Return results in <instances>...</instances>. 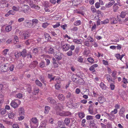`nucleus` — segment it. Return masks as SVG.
<instances>
[{"label":"nucleus","instance_id":"nucleus-1","mask_svg":"<svg viewBox=\"0 0 128 128\" xmlns=\"http://www.w3.org/2000/svg\"><path fill=\"white\" fill-rule=\"evenodd\" d=\"M20 103L21 102L20 100H15L11 102L10 105L12 107L15 108L18 107Z\"/></svg>","mask_w":128,"mask_h":128},{"label":"nucleus","instance_id":"nucleus-2","mask_svg":"<svg viewBox=\"0 0 128 128\" xmlns=\"http://www.w3.org/2000/svg\"><path fill=\"white\" fill-rule=\"evenodd\" d=\"M60 45L62 49L64 51H68L70 48V46L69 44L64 42H61Z\"/></svg>","mask_w":128,"mask_h":128},{"label":"nucleus","instance_id":"nucleus-3","mask_svg":"<svg viewBox=\"0 0 128 128\" xmlns=\"http://www.w3.org/2000/svg\"><path fill=\"white\" fill-rule=\"evenodd\" d=\"M9 64L8 63H6L4 66H0V70L2 72H6L9 70L8 68Z\"/></svg>","mask_w":128,"mask_h":128},{"label":"nucleus","instance_id":"nucleus-4","mask_svg":"<svg viewBox=\"0 0 128 128\" xmlns=\"http://www.w3.org/2000/svg\"><path fill=\"white\" fill-rule=\"evenodd\" d=\"M54 55L56 59L60 60L62 59L63 54L59 51L55 52Z\"/></svg>","mask_w":128,"mask_h":128},{"label":"nucleus","instance_id":"nucleus-5","mask_svg":"<svg viewBox=\"0 0 128 128\" xmlns=\"http://www.w3.org/2000/svg\"><path fill=\"white\" fill-rule=\"evenodd\" d=\"M24 88L29 93L31 92L32 91V88L30 85L29 84H26L24 87Z\"/></svg>","mask_w":128,"mask_h":128},{"label":"nucleus","instance_id":"nucleus-6","mask_svg":"<svg viewBox=\"0 0 128 128\" xmlns=\"http://www.w3.org/2000/svg\"><path fill=\"white\" fill-rule=\"evenodd\" d=\"M38 64V62L36 61H34L32 62L29 65V67L32 68H35Z\"/></svg>","mask_w":128,"mask_h":128},{"label":"nucleus","instance_id":"nucleus-7","mask_svg":"<svg viewBox=\"0 0 128 128\" xmlns=\"http://www.w3.org/2000/svg\"><path fill=\"white\" fill-rule=\"evenodd\" d=\"M106 79L108 80V82L110 83L112 82H114V81L112 79V78L109 74H106L105 75Z\"/></svg>","mask_w":128,"mask_h":128},{"label":"nucleus","instance_id":"nucleus-8","mask_svg":"<svg viewBox=\"0 0 128 128\" xmlns=\"http://www.w3.org/2000/svg\"><path fill=\"white\" fill-rule=\"evenodd\" d=\"M46 121L42 122L38 128H46Z\"/></svg>","mask_w":128,"mask_h":128},{"label":"nucleus","instance_id":"nucleus-9","mask_svg":"<svg viewBox=\"0 0 128 128\" xmlns=\"http://www.w3.org/2000/svg\"><path fill=\"white\" fill-rule=\"evenodd\" d=\"M30 36V34L28 32H24L22 34V36L24 38V39L28 38Z\"/></svg>","mask_w":128,"mask_h":128},{"label":"nucleus","instance_id":"nucleus-10","mask_svg":"<svg viewBox=\"0 0 128 128\" xmlns=\"http://www.w3.org/2000/svg\"><path fill=\"white\" fill-rule=\"evenodd\" d=\"M110 20L111 22V24H116L118 22L116 19L114 17L110 18Z\"/></svg>","mask_w":128,"mask_h":128},{"label":"nucleus","instance_id":"nucleus-11","mask_svg":"<svg viewBox=\"0 0 128 128\" xmlns=\"http://www.w3.org/2000/svg\"><path fill=\"white\" fill-rule=\"evenodd\" d=\"M114 3L115 2L114 0L111 1L108 4H106V8H109L112 6Z\"/></svg>","mask_w":128,"mask_h":128},{"label":"nucleus","instance_id":"nucleus-12","mask_svg":"<svg viewBox=\"0 0 128 128\" xmlns=\"http://www.w3.org/2000/svg\"><path fill=\"white\" fill-rule=\"evenodd\" d=\"M84 82V81L82 78L79 77L78 79V80H77V82L76 83L80 84H82Z\"/></svg>","mask_w":128,"mask_h":128},{"label":"nucleus","instance_id":"nucleus-13","mask_svg":"<svg viewBox=\"0 0 128 128\" xmlns=\"http://www.w3.org/2000/svg\"><path fill=\"white\" fill-rule=\"evenodd\" d=\"M29 10L30 8L28 6V5H24L23 10V12L24 13L26 14L28 13V11Z\"/></svg>","mask_w":128,"mask_h":128},{"label":"nucleus","instance_id":"nucleus-14","mask_svg":"<svg viewBox=\"0 0 128 128\" xmlns=\"http://www.w3.org/2000/svg\"><path fill=\"white\" fill-rule=\"evenodd\" d=\"M30 122H32L35 124H38V120L36 118H33L30 120Z\"/></svg>","mask_w":128,"mask_h":128},{"label":"nucleus","instance_id":"nucleus-15","mask_svg":"<svg viewBox=\"0 0 128 128\" xmlns=\"http://www.w3.org/2000/svg\"><path fill=\"white\" fill-rule=\"evenodd\" d=\"M73 42L74 43L77 44H82V40H81L78 39L77 38L74 39Z\"/></svg>","mask_w":128,"mask_h":128},{"label":"nucleus","instance_id":"nucleus-16","mask_svg":"<svg viewBox=\"0 0 128 128\" xmlns=\"http://www.w3.org/2000/svg\"><path fill=\"white\" fill-rule=\"evenodd\" d=\"M56 113L57 114L61 116V114H63L64 111L62 110V109L58 108H56Z\"/></svg>","mask_w":128,"mask_h":128},{"label":"nucleus","instance_id":"nucleus-17","mask_svg":"<svg viewBox=\"0 0 128 128\" xmlns=\"http://www.w3.org/2000/svg\"><path fill=\"white\" fill-rule=\"evenodd\" d=\"M15 14V12H14L12 10H9L6 14L5 15V16L6 17H8L10 15H13Z\"/></svg>","mask_w":128,"mask_h":128},{"label":"nucleus","instance_id":"nucleus-18","mask_svg":"<svg viewBox=\"0 0 128 128\" xmlns=\"http://www.w3.org/2000/svg\"><path fill=\"white\" fill-rule=\"evenodd\" d=\"M46 52L50 54H52L55 52L53 48H50Z\"/></svg>","mask_w":128,"mask_h":128},{"label":"nucleus","instance_id":"nucleus-19","mask_svg":"<svg viewBox=\"0 0 128 128\" xmlns=\"http://www.w3.org/2000/svg\"><path fill=\"white\" fill-rule=\"evenodd\" d=\"M19 114L20 116L24 115V108H20L19 109Z\"/></svg>","mask_w":128,"mask_h":128},{"label":"nucleus","instance_id":"nucleus-20","mask_svg":"<svg viewBox=\"0 0 128 128\" xmlns=\"http://www.w3.org/2000/svg\"><path fill=\"white\" fill-rule=\"evenodd\" d=\"M71 113L68 112H63V114H60L61 116H68L70 115Z\"/></svg>","mask_w":128,"mask_h":128},{"label":"nucleus","instance_id":"nucleus-21","mask_svg":"<svg viewBox=\"0 0 128 128\" xmlns=\"http://www.w3.org/2000/svg\"><path fill=\"white\" fill-rule=\"evenodd\" d=\"M79 77L75 75H73L72 77V79L73 81L76 83L77 82V79H78Z\"/></svg>","mask_w":128,"mask_h":128},{"label":"nucleus","instance_id":"nucleus-22","mask_svg":"<svg viewBox=\"0 0 128 128\" xmlns=\"http://www.w3.org/2000/svg\"><path fill=\"white\" fill-rule=\"evenodd\" d=\"M21 56L24 57H26L27 54V52L26 50L25 49H24L22 52H21Z\"/></svg>","mask_w":128,"mask_h":128},{"label":"nucleus","instance_id":"nucleus-23","mask_svg":"<svg viewBox=\"0 0 128 128\" xmlns=\"http://www.w3.org/2000/svg\"><path fill=\"white\" fill-rule=\"evenodd\" d=\"M50 109V107L48 106H46L45 107L44 113L47 114L49 110Z\"/></svg>","mask_w":128,"mask_h":128},{"label":"nucleus","instance_id":"nucleus-24","mask_svg":"<svg viewBox=\"0 0 128 128\" xmlns=\"http://www.w3.org/2000/svg\"><path fill=\"white\" fill-rule=\"evenodd\" d=\"M12 29V26L10 25H8L6 26L5 30L7 32H9Z\"/></svg>","mask_w":128,"mask_h":128},{"label":"nucleus","instance_id":"nucleus-25","mask_svg":"<svg viewBox=\"0 0 128 128\" xmlns=\"http://www.w3.org/2000/svg\"><path fill=\"white\" fill-rule=\"evenodd\" d=\"M98 101L101 104L103 103L104 102V99L103 96H100L98 98Z\"/></svg>","mask_w":128,"mask_h":128},{"label":"nucleus","instance_id":"nucleus-26","mask_svg":"<svg viewBox=\"0 0 128 128\" xmlns=\"http://www.w3.org/2000/svg\"><path fill=\"white\" fill-rule=\"evenodd\" d=\"M39 79L44 84H46L45 82V80L44 79V77L43 76H40L39 77Z\"/></svg>","mask_w":128,"mask_h":128},{"label":"nucleus","instance_id":"nucleus-27","mask_svg":"<svg viewBox=\"0 0 128 128\" xmlns=\"http://www.w3.org/2000/svg\"><path fill=\"white\" fill-rule=\"evenodd\" d=\"M107 116V117L108 118V119L112 120L114 118V116L111 114L109 113H106Z\"/></svg>","mask_w":128,"mask_h":128},{"label":"nucleus","instance_id":"nucleus-28","mask_svg":"<svg viewBox=\"0 0 128 128\" xmlns=\"http://www.w3.org/2000/svg\"><path fill=\"white\" fill-rule=\"evenodd\" d=\"M58 98L61 100H64L65 99L64 96L62 94H60L58 96Z\"/></svg>","mask_w":128,"mask_h":128},{"label":"nucleus","instance_id":"nucleus-29","mask_svg":"<svg viewBox=\"0 0 128 128\" xmlns=\"http://www.w3.org/2000/svg\"><path fill=\"white\" fill-rule=\"evenodd\" d=\"M35 83L36 85L40 86H42V84L38 80H36L35 81Z\"/></svg>","mask_w":128,"mask_h":128},{"label":"nucleus","instance_id":"nucleus-30","mask_svg":"<svg viewBox=\"0 0 128 128\" xmlns=\"http://www.w3.org/2000/svg\"><path fill=\"white\" fill-rule=\"evenodd\" d=\"M48 100L49 102L52 104H54L55 102V101L51 98H48Z\"/></svg>","mask_w":128,"mask_h":128},{"label":"nucleus","instance_id":"nucleus-31","mask_svg":"<svg viewBox=\"0 0 128 128\" xmlns=\"http://www.w3.org/2000/svg\"><path fill=\"white\" fill-rule=\"evenodd\" d=\"M100 87L103 90H105L107 88L106 85L103 82H101L100 84Z\"/></svg>","mask_w":128,"mask_h":128},{"label":"nucleus","instance_id":"nucleus-32","mask_svg":"<svg viewBox=\"0 0 128 128\" xmlns=\"http://www.w3.org/2000/svg\"><path fill=\"white\" fill-rule=\"evenodd\" d=\"M98 66V65L97 64H95L91 66L89 68L90 70L92 71L94 70L95 68H96Z\"/></svg>","mask_w":128,"mask_h":128},{"label":"nucleus","instance_id":"nucleus-33","mask_svg":"<svg viewBox=\"0 0 128 128\" xmlns=\"http://www.w3.org/2000/svg\"><path fill=\"white\" fill-rule=\"evenodd\" d=\"M45 62L42 61L39 64V67L41 68H43L45 67Z\"/></svg>","mask_w":128,"mask_h":128},{"label":"nucleus","instance_id":"nucleus-34","mask_svg":"<svg viewBox=\"0 0 128 128\" xmlns=\"http://www.w3.org/2000/svg\"><path fill=\"white\" fill-rule=\"evenodd\" d=\"M64 124V123L63 122L60 121H58V125L59 127L61 128L62 127V126H63Z\"/></svg>","mask_w":128,"mask_h":128},{"label":"nucleus","instance_id":"nucleus-35","mask_svg":"<svg viewBox=\"0 0 128 128\" xmlns=\"http://www.w3.org/2000/svg\"><path fill=\"white\" fill-rule=\"evenodd\" d=\"M14 55L17 58H18L19 57L21 56L20 52H16L15 53Z\"/></svg>","mask_w":128,"mask_h":128},{"label":"nucleus","instance_id":"nucleus-36","mask_svg":"<svg viewBox=\"0 0 128 128\" xmlns=\"http://www.w3.org/2000/svg\"><path fill=\"white\" fill-rule=\"evenodd\" d=\"M70 122V120L69 118H66L64 120V123L66 125H68Z\"/></svg>","mask_w":128,"mask_h":128},{"label":"nucleus","instance_id":"nucleus-37","mask_svg":"<svg viewBox=\"0 0 128 128\" xmlns=\"http://www.w3.org/2000/svg\"><path fill=\"white\" fill-rule=\"evenodd\" d=\"M48 78H49L50 79V82H51L52 80H54V77H53L52 74H48Z\"/></svg>","mask_w":128,"mask_h":128},{"label":"nucleus","instance_id":"nucleus-38","mask_svg":"<svg viewBox=\"0 0 128 128\" xmlns=\"http://www.w3.org/2000/svg\"><path fill=\"white\" fill-rule=\"evenodd\" d=\"M124 112L122 109H120L119 112V114L121 116L124 117L125 116L124 114Z\"/></svg>","mask_w":128,"mask_h":128},{"label":"nucleus","instance_id":"nucleus-39","mask_svg":"<svg viewBox=\"0 0 128 128\" xmlns=\"http://www.w3.org/2000/svg\"><path fill=\"white\" fill-rule=\"evenodd\" d=\"M109 20L108 19H106L104 20H103V21H102L101 22V24H105L107 23H108L109 22Z\"/></svg>","mask_w":128,"mask_h":128},{"label":"nucleus","instance_id":"nucleus-40","mask_svg":"<svg viewBox=\"0 0 128 128\" xmlns=\"http://www.w3.org/2000/svg\"><path fill=\"white\" fill-rule=\"evenodd\" d=\"M50 24V23L47 22H44L43 23L42 25V27L44 28H46L47 26Z\"/></svg>","mask_w":128,"mask_h":128},{"label":"nucleus","instance_id":"nucleus-41","mask_svg":"<svg viewBox=\"0 0 128 128\" xmlns=\"http://www.w3.org/2000/svg\"><path fill=\"white\" fill-rule=\"evenodd\" d=\"M87 39L89 40V42H92L94 41V39L92 38L90 36H88L87 38Z\"/></svg>","mask_w":128,"mask_h":128},{"label":"nucleus","instance_id":"nucleus-42","mask_svg":"<svg viewBox=\"0 0 128 128\" xmlns=\"http://www.w3.org/2000/svg\"><path fill=\"white\" fill-rule=\"evenodd\" d=\"M81 24V21L80 20H78L74 22V24L75 26H77L80 25Z\"/></svg>","mask_w":128,"mask_h":128},{"label":"nucleus","instance_id":"nucleus-43","mask_svg":"<svg viewBox=\"0 0 128 128\" xmlns=\"http://www.w3.org/2000/svg\"><path fill=\"white\" fill-rule=\"evenodd\" d=\"M22 94L21 93H19L17 94L16 96V97L17 98H21L22 97Z\"/></svg>","mask_w":128,"mask_h":128},{"label":"nucleus","instance_id":"nucleus-44","mask_svg":"<svg viewBox=\"0 0 128 128\" xmlns=\"http://www.w3.org/2000/svg\"><path fill=\"white\" fill-rule=\"evenodd\" d=\"M90 122V125L94 126L95 125L94 118L90 120V121L89 122Z\"/></svg>","mask_w":128,"mask_h":128},{"label":"nucleus","instance_id":"nucleus-45","mask_svg":"<svg viewBox=\"0 0 128 128\" xmlns=\"http://www.w3.org/2000/svg\"><path fill=\"white\" fill-rule=\"evenodd\" d=\"M126 16V13L124 11L122 12L120 14V16L122 18H124Z\"/></svg>","mask_w":128,"mask_h":128},{"label":"nucleus","instance_id":"nucleus-46","mask_svg":"<svg viewBox=\"0 0 128 128\" xmlns=\"http://www.w3.org/2000/svg\"><path fill=\"white\" fill-rule=\"evenodd\" d=\"M87 60L88 62L91 63H93L94 62V60L93 58L90 57L88 58Z\"/></svg>","mask_w":128,"mask_h":128},{"label":"nucleus","instance_id":"nucleus-47","mask_svg":"<svg viewBox=\"0 0 128 128\" xmlns=\"http://www.w3.org/2000/svg\"><path fill=\"white\" fill-rule=\"evenodd\" d=\"M58 108L59 109H61L63 108V106L61 104H58L56 107V108Z\"/></svg>","mask_w":128,"mask_h":128},{"label":"nucleus","instance_id":"nucleus-48","mask_svg":"<svg viewBox=\"0 0 128 128\" xmlns=\"http://www.w3.org/2000/svg\"><path fill=\"white\" fill-rule=\"evenodd\" d=\"M9 51L8 49H6L4 50L2 52V54L4 56H6L7 54V53Z\"/></svg>","mask_w":128,"mask_h":128},{"label":"nucleus","instance_id":"nucleus-49","mask_svg":"<svg viewBox=\"0 0 128 128\" xmlns=\"http://www.w3.org/2000/svg\"><path fill=\"white\" fill-rule=\"evenodd\" d=\"M14 114L13 113H11L8 114V116L10 118H14Z\"/></svg>","mask_w":128,"mask_h":128},{"label":"nucleus","instance_id":"nucleus-50","mask_svg":"<svg viewBox=\"0 0 128 128\" xmlns=\"http://www.w3.org/2000/svg\"><path fill=\"white\" fill-rule=\"evenodd\" d=\"M78 116L81 118H82L84 116V114L83 112H80L79 113Z\"/></svg>","mask_w":128,"mask_h":128},{"label":"nucleus","instance_id":"nucleus-51","mask_svg":"<svg viewBox=\"0 0 128 128\" xmlns=\"http://www.w3.org/2000/svg\"><path fill=\"white\" fill-rule=\"evenodd\" d=\"M5 58L2 56H0V64L3 62Z\"/></svg>","mask_w":128,"mask_h":128},{"label":"nucleus","instance_id":"nucleus-52","mask_svg":"<svg viewBox=\"0 0 128 128\" xmlns=\"http://www.w3.org/2000/svg\"><path fill=\"white\" fill-rule=\"evenodd\" d=\"M13 10L15 11H17L19 10V7H16L14 6H13L12 8Z\"/></svg>","mask_w":128,"mask_h":128},{"label":"nucleus","instance_id":"nucleus-53","mask_svg":"<svg viewBox=\"0 0 128 128\" xmlns=\"http://www.w3.org/2000/svg\"><path fill=\"white\" fill-rule=\"evenodd\" d=\"M91 10L93 12H96V9L95 8L94 6H92L91 7Z\"/></svg>","mask_w":128,"mask_h":128},{"label":"nucleus","instance_id":"nucleus-54","mask_svg":"<svg viewBox=\"0 0 128 128\" xmlns=\"http://www.w3.org/2000/svg\"><path fill=\"white\" fill-rule=\"evenodd\" d=\"M53 66L55 68H56L59 66V65L56 62H54L53 63Z\"/></svg>","mask_w":128,"mask_h":128},{"label":"nucleus","instance_id":"nucleus-55","mask_svg":"<svg viewBox=\"0 0 128 128\" xmlns=\"http://www.w3.org/2000/svg\"><path fill=\"white\" fill-rule=\"evenodd\" d=\"M117 73V72L115 71H114L112 72V76L114 78H115Z\"/></svg>","mask_w":128,"mask_h":128},{"label":"nucleus","instance_id":"nucleus-56","mask_svg":"<svg viewBox=\"0 0 128 128\" xmlns=\"http://www.w3.org/2000/svg\"><path fill=\"white\" fill-rule=\"evenodd\" d=\"M33 53L34 54H37L38 52V50L37 48L34 49L32 50Z\"/></svg>","mask_w":128,"mask_h":128},{"label":"nucleus","instance_id":"nucleus-57","mask_svg":"<svg viewBox=\"0 0 128 128\" xmlns=\"http://www.w3.org/2000/svg\"><path fill=\"white\" fill-rule=\"evenodd\" d=\"M32 22L33 24H37L38 23V20L36 19H34L32 20Z\"/></svg>","mask_w":128,"mask_h":128},{"label":"nucleus","instance_id":"nucleus-58","mask_svg":"<svg viewBox=\"0 0 128 128\" xmlns=\"http://www.w3.org/2000/svg\"><path fill=\"white\" fill-rule=\"evenodd\" d=\"M119 8V7L118 6H113V10H114V11L115 12H116L117 11V10Z\"/></svg>","mask_w":128,"mask_h":128},{"label":"nucleus","instance_id":"nucleus-59","mask_svg":"<svg viewBox=\"0 0 128 128\" xmlns=\"http://www.w3.org/2000/svg\"><path fill=\"white\" fill-rule=\"evenodd\" d=\"M94 116H91L87 115L86 116V119L88 120H90L93 118Z\"/></svg>","mask_w":128,"mask_h":128},{"label":"nucleus","instance_id":"nucleus-60","mask_svg":"<svg viewBox=\"0 0 128 128\" xmlns=\"http://www.w3.org/2000/svg\"><path fill=\"white\" fill-rule=\"evenodd\" d=\"M45 38L46 39L48 40H49L50 38V36L48 34H45Z\"/></svg>","mask_w":128,"mask_h":128},{"label":"nucleus","instance_id":"nucleus-61","mask_svg":"<svg viewBox=\"0 0 128 128\" xmlns=\"http://www.w3.org/2000/svg\"><path fill=\"white\" fill-rule=\"evenodd\" d=\"M14 66L13 64H12L10 66H9V70L11 71H12L14 70Z\"/></svg>","mask_w":128,"mask_h":128},{"label":"nucleus","instance_id":"nucleus-62","mask_svg":"<svg viewBox=\"0 0 128 128\" xmlns=\"http://www.w3.org/2000/svg\"><path fill=\"white\" fill-rule=\"evenodd\" d=\"M78 61L80 62H83V58L81 56H79L78 58Z\"/></svg>","mask_w":128,"mask_h":128},{"label":"nucleus","instance_id":"nucleus-63","mask_svg":"<svg viewBox=\"0 0 128 128\" xmlns=\"http://www.w3.org/2000/svg\"><path fill=\"white\" fill-rule=\"evenodd\" d=\"M18 37L17 36H16L14 37V41L15 44H16V42H18Z\"/></svg>","mask_w":128,"mask_h":128},{"label":"nucleus","instance_id":"nucleus-64","mask_svg":"<svg viewBox=\"0 0 128 128\" xmlns=\"http://www.w3.org/2000/svg\"><path fill=\"white\" fill-rule=\"evenodd\" d=\"M122 82L124 84H127L128 82L127 80L124 77L123 78V80L122 81Z\"/></svg>","mask_w":128,"mask_h":128}]
</instances>
